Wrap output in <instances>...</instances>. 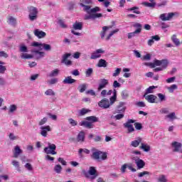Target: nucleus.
<instances>
[{"label": "nucleus", "instance_id": "f257e3e1", "mask_svg": "<svg viewBox=\"0 0 182 182\" xmlns=\"http://www.w3.org/2000/svg\"><path fill=\"white\" fill-rule=\"evenodd\" d=\"M93 0H80V6L83 8L84 12L87 14H96L97 12H100V7L95 6L92 9L89 5H92Z\"/></svg>", "mask_w": 182, "mask_h": 182}, {"label": "nucleus", "instance_id": "f03ea898", "mask_svg": "<svg viewBox=\"0 0 182 182\" xmlns=\"http://www.w3.org/2000/svg\"><path fill=\"white\" fill-rule=\"evenodd\" d=\"M92 159L94 160H106L107 159V154L106 152H102L95 148L92 149Z\"/></svg>", "mask_w": 182, "mask_h": 182}, {"label": "nucleus", "instance_id": "7ed1b4c3", "mask_svg": "<svg viewBox=\"0 0 182 182\" xmlns=\"http://www.w3.org/2000/svg\"><path fill=\"white\" fill-rule=\"evenodd\" d=\"M19 52L21 53L20 55L21 59H33V55L32 54H28V47L24 44L19 46Z\"/></svg>", "mask_w": 182, "mask_h": 182}, {"label": "nucleus", "instance_id": "20e7f679", "mask_svg": "<svg viewBox=\"0 0 182 182\" xmlns=\"http://www.w3.org/2000/svg\"><path fill=\"white\" fill-rule=\"evenodd\" d=\"M38 9L36 7L30 6L28 7V19L31 22L38 19Z\"/></svg>", "mask_w": 182, "mask_h": 182}, {"label": "nucleus", "instance_id": "39448f33", "mask_svg": "<svg viewBox=\"0 0 182 182\" xmlns=\"http://www.w3.org/2000/svg\"><path fill=\"white\" fill-rule=\"evenodd\" d=\"M31 46H33L34 48H39L41 50H42L43 48L44 50H46L47 52L52 50V46H50V45L46 43H41L36 41L33 42L31 43Z\"/></svg>", "mask_w": 182, "mask_h": 182}, {"label": "nucleus", "instance_id": "423d86ee", "mask_svg": "<svg viewBox=\"0 0 182 182\" xmlns=\"http://www.w3.org/2000/svg\"><path fill=\"white\" fill-rule=\"evenodd\" d=\"M44 152L46 154H57L56 152V145L55 144H52L50 142L48 143V146L44 148Z\"/></svg>", "mask_w": 182, "mask_h": 182}, {"label": "nucleus", "instance_id": "0eeeda50", "mask_svg": "<svg viewBox=\"0 0 182 182\" xmlns=\"http://www.w3.org/2000/svg\"><path fill=\"white\" fill-rule=\"evenodd\" d=\"M176 15H178V13L177 12H171L168 14H162L160 16V18L161 21H171L174 16Z\"/></svg>", "mask_w": 182, "mask_h": 182}, {"label": "nucleus", "instance_id": "6e6552de", "mask_svg": "<svg viewBox=\"0 0 182 182\" xmlns=\"http://www.w3.org/2000/svg\"><path fill=\"white\" fill-rule=\"evenodd\" d=\"M136 120L134 119H128L127 122L124 124V127L127 129L128 133H133L134 132V127H133V123H135Z\"/></svg>", "mask_w": 182, "mask_h": 182}, {"label": "nucleus", "instance_id": "1a4fd4ad", "mask_svg": "<svg viewBox=\"0 0 182 182\" xmlns=\"http://www.w3.org/2000/svg\"><path fill=\"white\" fill-rule=\"evenodd\" d=\"M108 85H109V80L101 78L99 80L97 92H100L103 90V89H105Z\"/></svg>", "mask_w": 182, "mask_h": 182}, {"label": "nucleus", "instance_id": "9d476101", "mask_svg": "<svg viewBox=\"0 0 182 182\" xmlns=\"http://www.w3.org/2000/svg\"><path fill=\"white\" fill-rule=\"evenodd\" d=\"M103 14L100 13H90L84 16L85 21H89V19H97V18H102Z\"/></svg>", "mask_w": 182, "mask_h": 182}, {"label": "nucleus", "instance_id": "9b49d317", "mask_svg": "<svg viewBox=\"0 0 182 182\" xmlns=\"http://www.w3.org/2000/svg\"><path fill=\"white\" fill-rule=\"evenodd\" d=\"M103 53H105V50L102 48L97 49L91 54L90 59H99V58H102Z\"/></svg>", "mask_w": 182, "mask_h": 182}, {"label": "nucleus", "instance_id": "f8f14e48", "mask_svg": "<svg viewBox=\"0 0 182 182\" xmlns=\"http://www.w3.org/2000/svg\"><path fill=\"white\" fill-rule=\"evenodd\" d=\"M72 54L65 53L63 55V58L61 60V63L65 65V66H72V60H68V58H70Z\"/></svg>", "mask_w": 182, "mask_h": 182}, {"label": "nucleus", "instance_id": "ddd939ff", "mask_svg": "<svg viewBox=\"0 0 182 182\" xmlns=\"http://www.w3.org/2000/svg\"><path fill=\"white\" fill-rule=\"evenodd\" d=\"M98 106L102 109H109L110 107V102L109 101V99L103 98L98 102Z\"/></svg>", "mask_w": 182, "mask_h": 182}, {"label": "nucleus", "instance_id": "4468645a", "mask_svg": "<svg viewBox=\"0 0 182 182\" xmlns=\"http://www.w3.org/2000/svg\"><path fill=\"white\" fill-rule=\"evenodd\" d=\"M31 53L34 54V57L36 60H39V59L45 58V52L43 51H39L36 49H33L31 50Z\"/></svg>", "mask_w": 182, "mask_h": 182}, {"label": "nucleus", "instance_id": "2eb2a0df", "mask_svg": "<svg viewBox=\"0 0 182 182\" xmlns=\"http://www.w3.org/2000/svg\"><path fill=\"white\" fill-rule=\"evenodd\" d=\"M41 129V134L43 136V137H47L48 136V132H52V128H50V126H43L40 127Z\"/></svg>", "mask_w": 182, "mask_h": 182}, {"label": "nucleus", "instance_id": "dca6fc26", "mask_svg": "<svg viewBox=\"0 0 182 182\" xmlns=\"http://www.w3.org/2000/svg\"><path fill=\"white\" fill-rule=\"evenodd\" d=\"M126 103L121 102L119 105L117 107V109L114 112V114H117V113H124L126 112V107H124Z\"/></svg>", "mask_w": 182, "mask_h": 182}, {"label": "nucleus", "instance_id": "f3484780", "mask_svg": "<svg viewBox=\"0 0 182 182\" xmlns=\"http://www.w3.org/2000/svg\"><path fill=\"white\" fill-rule=\"evenodd\" d=\"M144 97L149 103H157V96L154 95H144Z\"/></svg>", "mask_w": 182, "mask_h": 182}, {"label": "nucleus", "instance_id": "a211bd4d", "mask_svg": "<svg viewBox=\"0 0 182 182\" xmlns=\"http://www.w3.org/2000/svg\"><path fill=\"white\" fill-rule=\"evenodd\" d=\"M132 159L134 160L138 170L144 168V167L146 166V163L144 162V161H143V159L136 158H132Z\"/></svg>", "mask_w": 182, "mask_h": 182}, {"label": "nucleus", "instance_id": "6ab92c4d", "mask_svg": "<svg viewBox=\"0 0 182 182\" xmlns=\"http://www.w3.org/2000/svg\"><path fill=\"white\" fill-rule=\"evenodd\" d=\"M172 147H173V151L177 153L180 151V149L182 147V144L181 142L173 141L171 144Z\"/></svg>", "mask_w": 182, "mask_h": 182}, {"label": "nucleus", "instance_id": "aec40b11", "mask_svg": "<svg viewBox=\"0 0 182 182\" xmlns=\"http://www.w3.org/2000/svg\"><path fill=\"white\" fill-rule=\"evenodd\" d=\"M144 65L145 66H149V68H151V69H153L156 66H160V60H155L154 63H144Z\"/></svg>", "mask_w": 182, "mask_h": 182}, {"label": "nucleus", "instance_id": "412c9836", "mask_svg": "<svg viewBox=\"0 0 182 182\" xmlns=\"http://www.w3.org/2000/svg\"><path fill=\"white\" fill-rule=\"evenodd\" d=\"M79 126H82L86 129H93V124L89 121H82L79 123Z\"/></svg>", "mask_w": 182, "mask_h": 182}, {"label": "nucleus", "instance_id": "4be33fe9", "mask_svg": "<svg viewBox=\"0 0 182 182\" xmlns=\"http://www.w3.org/2000/svg\"><path fill=\"white\" fill-rule=\"evenodd\" d=\"M34 35L35 36H37L38 39H42V38H45V36H46V33L39 29H36L34 31Z\"/></svg>", "mask_w": 182, "mask_h": 182}, {"label": "nucleus", "instance_id": "5701e85b", "mask_svg": "<svg viewBox=\"0 0 182 182\" xmlns=\"http://www.w3.org/2000/svg\"><path fill=\"white\" fill-rule=\"evenodd\" d=\"M63 83L64 85H73V83H76V80L72 78V76H68L63 80Z\"/></svg>", "mask_w": 182, "mask_h": 182}, {"label": "nucleus", "instance_id": "b1692460", "mask_svg": "<svg viewBox=\"0 0 182 182\" xmlns=\"http://www.w3.org/2000/svg\"><path fill=\"white\" fill-rule=\"evenodd\" d=\"M23 151L21 149L19 146H16L14 147V159H18L21 154H22Z\"/></svg>", "mask_w": 182, "mask_h": 182}, {"label": "nucleus", "instance_id": "393cba45", "mask_svg": "<svg viewBox=\"0 0 182 182\" xmlns=\"http://www.w3.org/2000/svg\"><path fill=\"white\" fill-rule=\"evenodd\" d=\"M167 66H168V60L164 59L160 60V70H164L167 69Z\"/></svg>", "mask_w": 182, "mask_h": 182}, {"label": "nucleus", "instance_id": "a878e982", "mask_svg": "<svg viewBox=\"0 0 182 182\" xmlns=\"http://www.w3.org/2000/svg\"><path fill=\"white\" fill-rule=\"evenodd\" d=\"M117 99V91L116 90V89H114L113 95L109 98V106H112V105H114Z\"/></svg>", "mask_w": 182, "mask_h": 182}, {"label": "nucleus", "instance_id": "bb28decb", "mask_svg": "<svg viewBox=\"0 0 182 182\" xmlns=\"http://www.w3.org/2000/svg\"><path fill=\"white\" fill-rule=\"evenodd\" d=\"M113 26H108L102 27V31L100 33V36L102 39H105V36H106V31H109V29H112Z\"/></svg>", "mask_w": 182, "mask_h": 182}, {"label": "nucleus", "instance_id": "cd10ccee", "mask_svg": "<svg viewBox=\"0 0 182 182\" xmlns=\"http://www.w3.org/2000/svg\"><path fill=\"white\" fill-rule=\"evenodd\" d=\"M59 73H60V70L58 68L53 70L48 75V77H56V76H59Z\"/></svg>", "mask_w": 182, "mask_h": 182}, {"label": "nucleus", "instance_id": "c85d7f7f", "mask_svg": "<svg viewBox=\"0 0 182 182\" xmlns=\"http://www.w3.org/2000/svg\"><path fill=\"white\" fill-rule=\"evenodd\" d=\"M151 3L149 2H143L142 5L144 6H146V8H154L156 5V1L154 0H149Z\"/></svg>", "mask_w": 182, "mask_h": 182}, {"label": "nucleus", "instance_id": "c756f323", "mask_svg": "<svg viewBox=\"0 0 182 182\" xmlns=\"http://www.w3.org/2000/svg\"><path fill=\"white\" fill-rule=\"evenodd\" d=\"M73 29L75 31H82L83 29V23L81 22H77L76 21L73 25Z\"/></svg>", "mask_w": 182, "mask_h": 182}, {"label": "nucleus", "instance_id": "7c9ffc66", "mask_svg": "<svg viewBox=\"0 0 182 182\" xmlns=\"http://www.w3.org/2000/svg\"><path fill=\"white\" fill-rule=\"evenodd\" d=\"M142 140L143 139L141 137H138L131 142V146H132V147H139V145L141 143Z\"/></svg>", "mask_w": 182, "mask_h": 182}, {"label": "nucleus", "instance_id": "2f4dec72", "mask_svg": "<svg viewBox=\"0 0 182 182\" xmlns=\"http://www.w3.org/2000/svg\"><path fill=\"white\" fill-rule=\"evenodd\" d=\"M85 120L88 121L91 124H93V123H96L97 122H99V118L95 116H90V117H87L85 118Z\"/></svg>", "mask_w": 182, "mask_h": 182}, {"label": "nucleus", "instance_id": "473e14b6", "mask_svg": "<svg viewBox=\"0 0 182 182\" xmlns=\"http://www.w3.org/2000/svg\"><path fill=\"white\" fill-rule=\"evenodd\" d=\"M88 173L90 174V176H92V178H95L96 177H97V175H96V168L94 166L90 167Z\"/></svg>", "mask_w": 182, "mask_h": 182}, {"label": "nucleus", "instance_id": "72a5a7b5", "mask_svg": "<svg viewBox=\"0 0 182 182\" xmlns=\"http://www.w3.org/2000/svg\"><path fill=\"white\" fill-rule=\"evenodd\" d=\"M154 41H160V37L159 36H151V39H149L148 41V46H151V45H153V43H154Z\"/></svg>", "mask_w": 182, "mask_h": 182}, {"label": "nucleus", "instance_id": "f704fd0d", "mask_svg": "<svg viewBox=\"0 0 182 182\" xmlns=\"http://www.w3.org/2000/svg\"><path fill=\"white\" fill-rule=\"evenodd\" d=\"M97 68H107V62L105 59H100L97 64Z\"/></svg>", "mask_w": 182, "mask_h": 182}, {"label": "nucleus", "instance_id": "c9c22d12", "mask_svg": "<svg viewBox=\"0 0 182 182\" xmlns=\"http://www.w3.org/2000/svg\"><path fill=\"white\" fill-rule=\"evenodd\" d=\"M86 89H87V84L86 83L80 84L77 87V90H79L80 93L85 92L86 91Z\"/></svg>", "mask_w": 182, "mask_h": 182}, {"label": "nucleus", "instance_id": "e433bc0d", "mask_svg": "<svg viewBox=\"0 0 182 182\" xmlns=\"http://www.w3.org/2000/svg\"><path fill=\"white\" fill-rule=\"evenodd\" d=\"M44 95H46V96H51V97H54V96H56V92L52 89H48L45 91Z\"/></svg>", "mask_w": 182, "mask_h": 182}, {"label": "nucleus", "instance_id": "4c0bfd02", "mask_svg": "<svg viewBox=\"0 0 182 182\" xmlns=\"http://www.w3.org/2000/svg\"><path fill=\"white\" fill-rule=\"evenodd\" d=\"M136 35H140L139 29H136L134 32L129 33L127 35L128 39H132V38H134V36H136Z\"/></svg>", "mask_w": 182, "mask_h": 182}, {"label": "nucleus", "instance_id": "58836bf2", "mask_svg": "<svg viewBox=\"0 0 182 182\" xmlns=\"http://www.w3.org/2000/svg\"><path fill=\"white\" fill-rule=\"evenodd\" d=\"M7 22L9 25H11V26H15V25H16V18L13 16H10L8 18Z\"/></svg>", "mask_w": 182, "mask_h": 182}, {"label": "nucleus", "instance_id": "ea45409f", "mask_svg": "<svg viewBox=\"0 0 182 182\" xmlns=\"http://www.w3.org/2000/svg\"><path fill=\"white\" fill-rule=\"evenodd\" d=\"M171 41L174 43V45H176V46H180V40L177 38V36L176 34H173L171 36Z\"/></svg>", "mask_w": 182, "mask_h": 182}, {"label": "nucleus", "instance_id": "a19ab883", "mask_svg": "<svg viewBox=\"0 0 182 182\" xmlns=\"http://www.w3.org/2000/svg\"><path fill=\"white\" fill-rule=\"evenodd\" d=\"M154 89H157V86H150L145 90V93L144 95H149V93H154Z\"/></svg>", "mask_w": 182, "mask_h": 182}, {"label": "nucleus", "instance_id": "79ce46f5", "mask_svg": "<svg viewBox=\"0 0 182 182\" xmlns=\"http://www.w3.org/2000/svg\"><path fill=\"white\" fill-rule=\"evenodd\" d=\"M124 117V114L123 112L118 113L117 115L111 116V119H114L115 120H122Z\"/></svg>", "mask_w": 182, "mask_h": 182}, {"label": "nucleus", "instance_id": "37998d69", "mask_svg": "<svg viewBox=\"0 0 182 182\" xmlns=\"http://www.w3.org/2000/svg\"><path fill=\"white\" fill-rule=\"evenodd\" d=\"M82 153H85V154H90V150L87 149H80L78 151L80 157H83Z\"/></svg>", "mask_w": 182, "mask_h": 182}, {"label": "nucleus", "instance_id": "c03bdc74", "mask_svg": "<svg viewBox=\"0 0 182 182\" xmlns=\"http://www.w3.org/2000/svg\"><path fill=\"white\" fill-rule=\"evenodd\" d=\"M77 141H81V142L85 141V132H80L78 134V135L77 136Z\"/></svg>", "mask_w": 182, "mask_h": 182}, {"label": "nucleus", "instance_id": "a18cd8bd", "mask_svg": "<svg viewBox=\"0 0 182 182\" xmlns=\"http://www.w3.org/2000/svg\"><path fill=\"white\" fill-rule=\"evenodd\" d=\"M11 164L12 166H14V167H15L16 170H17V171H21V166H19V161H16V160H13L11 161Z\"/></svg>", "mask_w": 182, "mask_h": 182}, {"label": "nucleus", "instance_id": "49530a36", "mask_svg": "<svg viewBox=\"0 0 182 182\" xmlns=\"http://www.w3.org/2000/svg\"><path fill=\"white\" fill-rule=\"evenodd\" d=\"M167 119H169L170 122H174L176 119H177V116H176V112H171L166 115Z\"/></svg>", "mask_w": 182, "mask_h": 182}, {"label": "nucleus", "instance_id": "de8ad7c7", "mask_svg": "<svg viewBox=\"0 0 182 182\" xmlns=\"http://www.w3.org/2000/svg\"><path fill=\"white\" fill-rule=\"evenodd\" d=\"M90 112V109H86V108H82L78 111V114L79 116H85V114H87Z\"/></svg>", "mask_w": 182, "mask_h": 182}, {"label": "nucleus", "instance_id": "09e8293b", "mask_svg": "<svg viewBox=\"0 0 182 182\" xmlns=\"http://www.w3.org/2000/svg\"><path fill=\"white\" fill-rule=\"evenodd\" d=\"M119 28H116L114 31H112L106 37L105 41H110V38L113 36V35H115V33H117L119 32Z\"/></svg>", "mask_w": 182, "mask_h": 182}, {"label": "nucleus", "instance_id": "8fccbe9b", "mask_svg": "<svg viewBox=\"0 0 182 182\" xmlns=\"http://www.w3.org/2000/svg\"><path fill=\"white\" fill-rule=\"evenodd\" d=\"M140 149L146 152H148L151 149L150 146H149V144L144 143L141 144Z\"/></svg>", "mask_w": 182, "mask_h": 182}, {"label": "nucleus", "instance_id": "3c124183", "mask_svg": "<svg viewBox=\"0 0 182 182\" xmlns=\"http://www.w3.org/2000/svg\"><path fill=\"white\" fill-rule=\"evenodd\" d=\"M54 171L58 174H60V173L62 172V166H60V164L55 165L54 166Z\"/></svg>", "mask_w": 182, "mask_h": 182}, {"label": "nucleus", "instance_id": "603ef678", "mask_svg": "<svg viewBox=\"0 0 182 182\" xmlns=\"http://www.w3.org/2000/svg\"><path fill=\"white\" fill-rule=\"evenodd\" d=\"M2 65H5V63L0 61V73L4 74L6 70V67Z\"/></svg>", "mask_w": 182, "mask_h": 182}, {"label": "nucleus", "instance_id": "864d4df0", "mask_svg": "<svg viewBox=\"0 0 182 182\" xmlns=\"http://www.w3.org/2000/svg\"><path fill=\"white\" fill-rule=\"evenodd\" d=\"M178 89L177 85L173 84L168 87V90L170 93H174V90H176Z\"/></svg>", "mask_w": 182, "mask_h": 182}, {"label": "nucleus", "instance_id": "5fc2aeb1", "mask_svg": "<svg viewBox=\"0 0 182 182\" xmlns=\"http://www.w3.org/2000/svg\"><path fill=\"white\" fill-rule=\"evenodd\" d=\"M93 74V68H90L85 71L86 77H90Z\"/></svg>", "mask_w": 182, "mask_h": 182}, {"label": "nucleus", "instance_id": "6e6d98bb", "mask_svg": "<svg viewBox=\"0 0 182 182\" xmlns=\"http://www.w3.org/2000/svg\"><path fill=\"white\" fill-rule=\"evenodd\" d=\"M68 123L69 124H70V126L75 127V126L77 124V121L73 119V118H70L68 119Z\"/></svg>", "mask_w": 182, "mask_h": 182}, {"label": "nucleus", "instance_id": "4d7b16f0", "mask_svg": "<svg viewBox=\"0 0 182 182\" xmlns=\"http://www.w3.org/2000/svg\"><path fill=\"white\" fill-rule=\"evenodd\" d=\"M16 109H18V107H16V105H11L9 107V113H14V112H16Z\"/></svg>", "mask_w": 182, "mask_h": 182}, {"label": "nucleus", "instance_id": "13d9d810", "mask_svg": "<svg viewBox=\"0 0 182 182\" xmlns=\"http://www.w3.org/2000/svg\"><path fill=\"white\" fill-rule=\"evenodd\" d=\"M122 72V68H117L114 73L112 74V76L114 77H117V76H119V75H120V73Z\"/></svg>", "mask_w": 182, "mask_h": 182}, {"label": "nucleus", "instance_id": "bf43d9fd", "mask_svg": "<svg viewBox=\"0 0 182 182\" xmlns=\"http://www.w3.org/2000/svg\"><path fill=\"white\" fill-rule=\"evenodd\" d=\"M0 58H4V59H7V58H9V55L5 51H0Z\"/></svg>", "mask_w": 182, "mask_h": 182}, {"label": "nucleus", "instance_id": "052dcab7", "mask_svg": "<svg viewBox=\"0 0 182 182\" xmlns=\"http://www.w3.org/2000/svg\"><path fill=\"white\" fill-rule=\"evenodd\" d=\"M24 167L25 168H26V170H28V171H32V170H33V167L32 166V164L29 163L26 164Z\"/></svg>", "mask_w": 182, "mask_h": 182}, {"label": "nucleus", "instance_id": "680f3d73", "mask_svg": "<svg viewBox=\"0 0 182 182\" xmlns=\"http://www.w3.org/2000/svg\"><path fill=\"white\" fill-rule=\"evenodd\" d=\"M136 9H139V7H132L131 9H129L128 11H133L134 14H136L137 15H140V11H137Z\"/></svg>", "mask_w": 182, "mask_h": 182}, {"label": "nucleus", "instance_id": "e2e57ef3", "mask_svg": "<svg viewBox=\"0 0 182 182\" xmlns=\"http://www.w3.org/2000/svg\"><path fill=\"white\" fill-rule=\"evenodd\" d=\"M121 96L122 99H127V97H129V92H127L126 90H124L122 92Z\"/></svg>", "mask_w": 182, "mask_h": 182}, {"label": "nucleus", "instance_id": "0e129e2a", "mask_svg": "<svg viewBox=\"0 0 182 182\" xmlns=\"http://www.w3.org/2000/svg\"><path fill=\"white\" fill-rule=\"evenodd\" d=\"M58 78H51L48 81V84H50V85H56V83H58Z\"/></svg>", "mask_w": 182, "mask_h": 182}, {"label": "nucleus", "instance_id": "69168bd1", "mask_svg": "<svg viewBox=\"0 0 182 182\" xmlns=\"http://www.w3.org/2000/svg\"><path fill=\"white\" fill-rule=\"evenodd\" d=\"M150 172L149 171H143L138 174V177H144V176H149Z\"/></svg>", "mask_w": 182, "mask_h": 182}, {"label": "nucleus", "instance_id": "338daca9", "mask_svg": "<svg viewBox=\"0 0 182 182\" xmlns=\"http://www.w3.org/2000/svg\"><path fill=\"white\" fill-rule=\"evenodd\" d=\"M126 168H129V164H124L121 167V171L122 173H126Z\"/></svg>", "mask_w": 182, "mask_h": 182}, {"label": "nucleus", "instance_id": "774afa93", "mask_svg": "<svg viewBox=\"0 0 182 182\" xmlns=\"http://www.w3.org/2000/svg\"><path fill=\"white\" fill-rule=\"evenodd\" d=\"M167 176L166 175H161L160 176V182H168Z\"/></svg>", "mask_w": 182, "mask_h": 182}]
</instances>
